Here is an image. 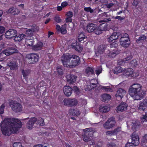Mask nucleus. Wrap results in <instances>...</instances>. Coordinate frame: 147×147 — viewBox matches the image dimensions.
<instances>
[{"mask_svg":"<svg viewBox=\"0 0 147 147\" xmlns=\"http://www.w3.org/2000/svg\"><path fill=\"white\" fill-rule=\"evenodd\" d=\"M22 125V123L18 119L8 118L1 122L0 126L3 134L9 136L17 132Z\"/></svg>","mask_w":147,"mask_h":147,"instance_id":"1","label":"nucleus"},{"mask_svg":"<svg viewBox=\"0 0 147 147\" xmlns=\"http://www.w3.org/2000/svg\"><path fill=\"white\" fill-rule=\"evenodd\" d=\"M142 86L138 84H134L129 88L128 93L135 100H140L146 94L145 92L142 89Z\"/></svg>","mask_w":147,"mask_h":147,"instance_id":"2","label":"nucleus"},{"mask_svg":"<svg viewBox=\"0 0 147 147\" xmlns=\"http://www.w3.org/2000/svg\"><path fill=\"white\" fill-rule=\"evenodd\" d=\"M106 46L104 45H100L98 48L97 52L100 55L103 54V55L106 58H113L116 55L119 54L121 50L113 49V51H111L109 50H106Z\"/></svg>","mask_w":147,"mask_h":147,"instance_id":"3","label":"nucleus"},{"mask_svg":"<svg viewBox=\"0 0 147 147\" xmlns=\"http://www.w3.org/2000/svg\"><path fill=\"white\" fill-rule=\"evenodd\" d=\"M119 42L120 45L125 48L129 47L131 41L128 34L125 33H121Z\"/></svg>","mask_w":147,"mask_h":147,"instance_id":"4","label":"nucleus"},{"mask_svg":"<svg viewBox=\"0 0 147 147\" xmlns=\"http://www.w3.org/2000/svg\"><path fill=\"white\" fill-rule=\"evenodd\" d=\"M72 55L69 53L64 54L61 57V61L63 66L67 67H69Z\"/></svg>","mask_w":147,"mask_h":147,"instance_id":"5","label":"nucleus"},{"mask_svg":"<svg viewBox=\"0 0 147 147\" xmlns=\"http://www.w3.org/2000/svg\"><path fill=\"white\" fill-rule=\"evenodd\" d=\"M9 105L12 110L16 112H19L22 111V105L17 101L11 100L9 101Z\"/></svg>","mask_w":147,"mask_h":147,"instance_id":"6","label":"nucleus"},{"mask_svg":"<svg viewBox=\"0 0 147 147\" xmlns=\"http://www.w3.org/2000/svg\"><path fill=\"white\" fill-rule=\"evenodd\" d=\"M39 58L38 55L34 53L27 54L26 55V58L28 61L29 63L34 64L37 62Z\"/></svg>","mask_w":147,"mask_h":147,"instance_id":"7","label":"nucleus"},{"mask_svg":"<svg viewBox=\"0 0 147 147\" xmlns=\"http://www.w3.org/2000/svg\"><path fill=\"white\" fill-rule=\"evenodd\" d=\"M63 101L64 105L68 107L76 106L78 103L77 100L75 98H66L63 100Z\"/></svg>","mask_w":147,"mask_h":147,"instance_id":"8","label":"nucleus"},{"mask_svg":"<svg viewBox=\"0 0 147 147\" xmlns=\"http://www.w3.org/2000/svg\"><path fill=\"white\" fill-rule=\"evenodd\" d=\"M115 123V118L112 117L108 119L107 121L103 125V126L106 129H110L114 126Z\"/></svg>","mask_w":147,"mask_h":147,"instance_id":"9","label":"nucleus"},{"mask_svg":"<svg viewBox=\"0 0 147 147\" xmlns=\"http://www.w3.org/2000/svg\"><path fill=\"white\" fill-rule=\"evenodd\" d=\"M103 20H98V21L99 23H102L104 22L103 23L100 24L98 27L99 28L102 32L103 31H106L108 29V24L105 22H108L111 21V19L110 18H103Z\"/></svg>","mask_w":147,"mask_h":147,"instance_id":"10","label":"nucleus"},{"mask_svg":"<svg viewBox=\"0 0 147 147\" xmlns=\"http://www.w3.org/2000/svg\"><path fill=\"white\" fill-rule=\"evenodd\" d=\"M70 68L74 67L80 63V58L79 57L75 55H72V58L71 60Z\"/></svg>","mask_w":147,"mask_h":147,"instance_id":"11","label":"nucleus"},{"mask_svg":"<svg viewBox=\"0 0 147 147\" xmlns=\"http://www.w3.org/2000/svg\"><path fill=\"white\" fill-rule=\"evenodd\" d=\"M131 143H129L134 147V146H137L140 143L139 138L138 135L135 132H133L131 136ZM127 143V144H128Z\"/></svg>","mask_w":147,"mask_h":147,"instance_id":"12","label":"nucleus"},{"mask_svg":"<svg viewBox=\"0 0 147 147\" xmlns=\"http://www.w3.org/2000/svg\"><path fill=\"white\" fill-rule=\"evenodd\" d=\"M17 32L16 30L14 29H10L5 32V35L7 38L10 39L13 37H15Z\"/></svg>","mask_w":147,"mask_h":147,"instance_id":"13","label":"nucleus"},{"mask_svg":"<svg viewBox=\"0 0 147 147\" xmlns=\"http://www.w3.org/2000/svg\"><path fill=\"white\" fill-rule=\"evenodd\" d=\"M121 34V33L120 32H113L111 35L107 38V41L109 42H111L113 40H117L119 37L120 38Z\"/></svg>","mask_w":147,"mask_h":147,"instance_id":"14","label":"nucleus"},{"mask_svg":"<svg viewBox=\"0 0 147 147\" xmlns=\"http://www.w3.org/2000/svg\"><path fill=\"white\" fill-rule=\"evenodd\" d=\"M126 93L125 90L121 88L118 89L115 94V96L118 100L121 99L124 96Z\"/></svg>","mask_w":147,"mask_h":147,"instance_id":"15","label":"nucleus"},{"mask_svg":"<svg viewBox=\"0 0 147 147\" xmlns=\"http://www.w3.org/2000/svg\"><path fill=\"white\" fill-rule=\"evenodd\" d=\"M128 105L124 102H122L118 106L116 109L117 112H123L127 109Z\"/></svg>","mask_w":147,"mask_h":147,"instance_id":"16","label":"nucleus"},{"mask_svg":"<svg viewBox=\"0 0 147 147\" xmlns=\"http://www.w3.org/2000/svg\"><path fill=\"white\" fill-rule=\"evenodd\" d=\"M147 108V101L144 100L139 103L138 107V110L140 112L145 110Z\"/></svg>","mask_w":147,"mask_h":147,"instance_id":"17","label":"nucleus"},{"mask_svg":"<svg viewBox=\"0 0 147 147\" xmlns=\"http://www.w3.org/2000/svg\"><path fill=\"white\" fill-rule=\"evenodd\" d=\"M7 65L11 70H16L18 68V63L15 60H12L7 63Z\"/></svg>","mask_w":147,"mask_h":147,"instance_id":"18","label":"nucleus"},{"mask_svg":"<svg viewBox=\"0 0 147 147\" xmlns=\"http://www.w3.org/2000/svg\"><path fill=\"white\" fill-rule=\"evenodd\" d=\"M66 78L67 82L69 84H72L76 82L77 76L75 75L70 74L67 75Z\"/></svg>","mask_w":147,"mask_h":147,"instance_id":"19","label":"nucleus"},{"mask_svg":"<svg viewBox=\"0 0 147 147\" xmlns=\"http://www.w3.org/2000/svg\"><path fill=\"white\" fill-rule=\"evenodd\" d=\"M72 47L75 50L79 53L81 52L83 49L82 46L80 45L77 41L73 42L72 45Z\"/></svg>","mask_w":147,"mask_h":147,"instance_id":"20","label":"nucleus"},{"mask_svg":"<svg viewBox=\"0 0 147 147\" xmlns=\"http://www.w3.org/2000/svg\"><path fill=\"white\" fill-rule=\"evenodd\" d=\"M63 90L65 95L68 97L71 95L72 92V88L69 86H65L64 87Z\"/></svg>","mask_w":147,"mask_h":147,"instance_id":"21","label":"nucleus"},{"mask_svg":"<svg viewBox=\"0 0 147 147\" xmlns=\"http://www.w3.org/2000/svg\"><path fill=\"white\" fill-rule=\"evenodd\" d=\"M16 49L14 47H8L7 49L3 51V53L6 56L15 53Z\"/></svg>","mask_w":147,"mask_h":147,"instance_id":"22","label":"nucleus"},{"mask_svg":"<svg viewBox=\"0 0 147 147\" xmlns=\"http://www.w3.org/2000/svg\"><path fill=\"white\" fill-rule=\"evenodd\" d=\"M43 45V43L42 42L39 41L36 45H33L32 49L35 51H37L41 49Z\"/></svg>","mask_w":147,"mask_h":147,"instance_id":"23","label":"nucleus"},{"mask_svg":"<svg viewBox=\"0 0 147 147\" xmlns=\"http://www.w3.org/2000/svg\"><path fill=\"white\" fill-rule=\"evenodd\" d=\"M86 28L87 31L89 33H91L96 28V25L93 23H89L88 24Z\"/></svg>","mask_w":147,"mask_h":147,"instance_id":"24","label":"nucleus"},{"mask_svg":"<svg viewBox=\"0 0 147 147\" xmlns=\"http://www.w3.org/2000/svg\"><path fill=\"white\" fill-rule=\"evenodd\" d=\"M125 75L128 77H134L136 76V74L134 72L133 69H128L125 72Z\"/></svg>","mask_w":147,"mask_h":147,"instance_id":"25","label":"nucleus"},{"mask_svg":"<svg viewBox=\"0 0 147 147\" xmlns=\"http://www.w3.org/2000/svg\"><path fill=\"white\" fill-rule=\"evenodd\" d=\"M36 117H32L27 123V127L29 129H31L35 122Z\"/></svg>","mask_w":147,"mask_h":147,"instance_id":"26","label":"nucleus"},{"mask_svg":"<svg viewBox=\"0 0 147 147\" xmlns=\"http://www.w3.org/2000/svg\"><path fill=\"white\" fill-rule=\"evenodd\" d=\"M78 38V42L82 43H84V42H86L87 40V37L84 34L83 32H81L79 34Z\"/></svg>","mask_w":147,"mask_h":147,"instance_id":"27","label":"nucleus"},{"mask_svg":"<svg viewBox=\"0 0 147 147\" xmlns=\"http://www.w3.org/2000/svg\"><path fill=\"white\" fill-rule=\"evenodd\" d=\"M91 132L89 131L85 132V134L83 137V140L84 141L87 142L91 140L90 137H92L93 136L92 134H90Z\"/></svg>","mask_w":147,"mask_h":147,"instance_id":"28","label":"nucleus"},{"mask_svg":"<svg viewBox=\"0 0 147 147\" xmlns=\"http://www.w3.org/2000/svg\"><path fill=\"white\" fill-rule=\"evenodd\" d=\"M69 113L70 115L74 116H78L80 113V111L77 109H71L69 110Z\"/></svg>","mask_w":147,"mask_h":147,"instance_id":"29","label":"nucleus"},{"mask_svg":"<svg viewBox=\"0 0 147 147\" xmlns=\"http://www.w3.org/2000/svg\"><path fill=\"white\" fill-rule=\"evenodd\" d=\"M26 36V35L23 33L19 34L18 35L17 34V36L14 38V40L15 41L20 42L24 39Z\"/></svg>","mask_w":147,"mask_h":147,"instance_id":"30","label":"nucleus"},{"mask_svg":"<svg viewBox=\"0 0 147 147\" xmlns=\"http://www.w3.org/2000/svg\"><path fill=\"white\" fill-rule=\"evenodd\" d=\"M140 0H134L132 4V6L134 8H140Z\"/></svg>","mask_w":147,"mask_h":147,"instance_id":"31","label":"nucleus"},{"mask_svg":"<svg viewBox=\"0 0 147 147\" xmlns=\"http://www.w3.org/2000/svg\"><path fill=\"white\" fill-rule=\"evenodd\" d=\"M22 73L23 77L26 81H27L28 78V77L30 74V71L29 70H24L23 69L22 71Z\"/></svg>","mask_w":147,"mask_h":147,"instance_id":"32","label":"nucleus"},{"mask_svg":"<svg viewBox=\"0 0 147 147\" xmlns=\"http://www.w3.org/2000/svg\"><path fill=\"white\" fill-rule=\"evenodd\" d=\"M111 98V96L107 94H105L102 95L101 100L105 102L109 101Z\"/></svg>","mask_w":147,"mask_h":147,"instance_id":"33","label":"nucleus"},{"mask_svg":"<svg viewBox=\"0 0 147 147\" xmlns=\"http://www.w3.org/2000/svg\"><path fill=\"white\" fill-rule=\"evenodd\" d=\"M85 73L88 76L94 75V70L93 68L89 67H87L86 69Z\"/></svg>","mask_w":147,"mask_h":147,"instance_id":"34","label":"nucleus"},{"mask_svg":"<svg viewBox=\"0 0 147 147\" xmlns=\"http://www.w3.org/2000/svg\"><path fill=\"white\" fill-rule=\"evenodd\" d=\"M36 123L37 125H39L41 126H43L45 125L44 120L41 117H38L37 119L36 118Z\"/></svg>","mask_w":147,"mask_h":147,"instance_id":"35","label":"nucleus"},{"mask_svg":"<svg viewBox=\"0 0 147 147\" xmlns=\"http://www.w3.org/2000/svg\"><path fill=\"white\" fill-rule=\"evenodd\" d=\"M99 111L102 113H105L110 110V108L106 106H100L99 108Z\"/></svg>","mask_w":147,"mask_h":147,"instance_id":"36","label":"nucleus"},{"mask_svg":"<svg viewBox=\"0 0 147 147\" xmlns=\"http://www.w3.org/2000/svg\"><path fill=\"white\" fill-rule=\"evenodd\" d=\"M146 36L144 34L140 35L139 38L138 39L136 42L137 43L140 44V43L143 44L144 40L146 39Z\"/></svg>","mask_w":147,"mask_h":147,"instance_id":"37","label":"nucleus"},{"mask_svg":"<svg viewBox=\"0 0 147 147\" xmlns=\"http://www.w3.org/2000/svg\"><path fill=\"white\" fill-rule=\"evenodd\" d=\"M141 145L143 147H147V134L144 135L141 142Z\"/></svg>","mask_w":147,"mask_h":147,"instance_id":"38","label":"nucleus"},{"mask_svg":"<svg viewBox=\"0 0 147 147\" xmlns=\"http://www.w3.org/2000/svg\"><path fill=\"white\" fill-rule=\"evenodd\" d=\"M63 67L61 66H58L56 68L57 71L59 75L62 76L63 74Z\"/></svg>","mask_w":147,"mask_h":147,"instance_id":"39","label":"nucleus"},{"mask_svg":"<svg viewBox=\"0 0 147 147\" xmlns=\"http://www.w3.org/2000/svg\"><path fill=\"white\" fill-rule=\"evenodd\" d=\"M34 42V40L31 38L26 39L25 41L26 44L28 46H31L32 47L33 45Z\"/></svg>","mask_w":147,"mask_h":147,"instance_id":"40","label":"nucleus"},{"mask_svg":"<svg viewBox=\"0 0 147 147\" xmlns=\"http://www.w3.org/2000/svg\"><path fill=\"white\" fill-rule=\"evenodd\" d=\"M129 65L133 67H136L138 65L137 61L136 59L132 60L129 63Z\"/></svg>","mask_w":147,"mask_h":147,"instance_id":"41","label":"nucleus"},{"mask_svg":"<svg viewBox=\"0 0 147 147\" xmlns=\"http://www.w3.org/2000/svg\"><path fill=\"white\" fill-rule=\"evenodd\" d=\"M34 30L32 29H29L26 30V34L28 36H32L33 35Z\"/></svg>","mask_w":147,"mask_h":147,"instance_id":"42","label":"nucleus"},{"mask_svg":"<svg viewBox=\"0 0 147 147\" xmlns=\"http://www.w3.org/2000/svg\"><path fill=\"white\" fill-rule=\"evenodd\" d=\"M68 3L66 1L63 2L61 5V6H59L57 7V9H62L63 8L68 5Z\"/></svg>","mask_w":147,"mask_h":147,"instance_id":"43","label":"nucleus"},{"mask_svg":"<svg viewBox=\"0 0 147 147\" xmlns=\"http://www.w3.org/2000/svg\"><path fill=\"white\" fill-rule=\"evenodd\" d=\"M98 83V82L95 79H94L91 80L90 81V83L91 85L93 86L94 87H92V88H94L96 87V84Z\"/></svg>","mask_w":147,"mask_h":147,"instance_id":"44","label":"nucleus"},{"mask_svg":"<svg viewBox=\"0 0 147 147\" xmlns=\"http://www.w3.org/2000/svg\"><path fill=\"white\" fill-rule=\"evenodd\" d=\"M61 33L63 34H65L67 33V30H66V27L65 25H63L59 31Z\"/></svg>","mask_w":147,"mask_h":147,"instance_id":"45","label":"nucleus"},{"mask_svg":"<svg viewBox=\"0 0 147 147\" xmlns=\"http://www.w3.org/2000/svg\"><path fill=\"white\" fill-rule=\"evenodd\" d=\"M113 131L114 135H116L121 131V127H118L114 129Z\"/></svg>","mask_w":147,"mask_h":147,"instance_id":"46","label":"nucleus"},{"mask_svg":"<svg viewBox=\"0 0 147 147\" xmlns=\"http://www.w3.org/2000/svg\"><path fill=\"white\" fill-rule=\"evenodd\" d=\"M8 11L12 12V14L13 15H18L20 12V10H8Z\"/></svg>","mask_w":147,"mask_h":147,"instance_id":"47","label":"nucleus"},{"mask_svg":"<svg viewBox=\"0 0 147 147\" xmlns=\"http://www.w3.org/2000/svg\"><path fill=\"white\" fill-rule=\"evenodd\" d=\"M54 19L55 21L57 23H60L62 21L61 18L58 15H57L55 16Z\"/></svg>","mask_w":147,"mask_h":147,"instance_id":"48","label":"nucleus"},{"mask_svg":"<svg viewBox=\"0 0 147 147\" xmlns=\"http://www.w3.org/2000/svg\"><path fill=\"white\" fill-rule=\"evenodd\" d=\"M93 32L97 35H99L102 33V31L99 28V27L97 28L96 27V29H95L93 31Z\"/></svg>","mask_w":147,"mask_h":147,"instance_id":"49","label":"nucleus"},{"mask_svg":"<svg viewBox=\"0 0 147 147\" xmlns=\"http://www.w3.org/2000/svg\"><path fill=\"white\" fill-rule=\"evenodd\" d=\"M72 90H73L74 92L77 95H78L79 94V90L76 86H74Z\"/></svg>","mask_w":147,"mask_h":147,"instance_id":"50","label":"nucleus"},{"mask_svg":"<svg viewBox=\"0 0 147 147\" xmlns=\"http://www.w3.org/2000/svg\"><path fill=\"white\" fill-rule=\"evenodd\" d=\"M5 107L4 103L2 104L0 107V114H2L4 113V109Z\"/></svg>","mask_w":147,"mask_h":147,"instance_id":"51","label":"nucleus"},{"mask_svg":"<svg viewBox=\"0 0 147 147\" xmlns=\"http://www.w3.org/2000/svg\"><path fill=\"white\" fill-rule=\"evenodd\" d=\"M131 56H129L122 60V61L124 63H128V61L132 58Z\"/></svg>","mask_w":147,"mask_h":147,"instance_id":"52","label":"nucleus"},{"mask_svg":"<svg viewBox=\"0 0 147 147\" xmlns=\"http://www.w3.org/2000/svg\"><path fill=\"white\" fill-rule=\"evenodd\" d=\"M65 15L67 17L71 18L73 16V13L71 11H69L66 13Z\"/></svg>","mask_w":147,"mask_h":147,"instance_id":"53","label":"nucleus"},{"mask_svg":"<svg viewBox=\"0 0 147 147\" xmlns=\"http://www.w3.org/2000/svg\"><path fill=\"white\" fill-rule=\"evenodd\" d=\"M110 45V47L111 48L112 47L116 48L118 46V45L117 43L114 42L111 43Z\"/></svg>","mask_w":147,"mask_h":147,"instance_id":"54","label":"nucleus"},{"mask_svg":"<svg viewBox=\"0 0 147 147\" xmlns=\"http://www.w3.org/2000/svg\"><path fill=\"white\" fill-rule=\"evenodd\" d=\"M101 88L106 92H107L109 90V89H110L108 87L105 86H102Z\"/></svg>","mask_w":147,"mask_h":147,"instance_id":"55","label":"nucleus"},{"mask_svg":"<svg viewBox=\"0 0 147 147\" xmlns=\"http://www.w3.org/2000/svg\"><path fill=\"white\" fill-rule=\"evenodd\" d=\"M5 28L4 27L0 26V35L4 33L5 32Z\"/></svg>","mask_w":147,"mask_h":147,"instance_id":"56","label":"nucleus"},{"mask_svg":"<svg viewBox=\"0 0 147 147\" xmlns=\"http://www.w3.org/2000/svg\"><path fill=\"white\" fill-rule=\"evenodd\" d=\"M106 134L107 135H109V136H112V135H114V133H113V130L112 131H107L106 132Z\"/></svg>","mask_w":147,"mask_h":147,"instance_id":"57","label":"nucleus"},{"mask_svg":"<svg viewBox=\"0 0 147 147\" xmlns=\"http://www.w3.org/2000/svg\"><path fill=\"white\" fill-rule=\"evenodd\" d=\"M102 68H99L95 71V72L96 75L97 76L99 75L100 73L102 72Z\"/></svg>","mask_w":147,"mask_h":147,"instance_id":"58","label":"nucleus"},{"mask_svg":"<svg viewBox=\"0 0 147 147\" xmlns=\"http://www.w3.org/2000/svg\"><path fill=\"white\" fill-rule=\"evenodd\" d=\"M20 144L18 143H14L13 145V147H23Z\"/></svg>","mask_w":147,"mask_h":147,"instance_id":"59","label":"nucleus"},{"mask_svg":"<svg viewBox=\"0 0 147 147\" xmlns=\"http://www.w3.org/2000/svg\"><path fill=\"white\" fill-rule=\"evenodd\" d=\"M107 146L108 147H115V144L113 142H111L107 144Z\"/></svg>","mask_w":147,"mask_h":147,"instance_id":"60","label":"nucleus"},{"mask_svg":"<svg viewBox=\"0 0 147 147\" xmlns=\"http://www.w3.org/2000/svg\"><path fill=\"white\" fill-rule=\"evenodd\" d=\"M72 21V19L71 18H68L67 17L65 19V21L67 23V22H71Z\"/></svg>","mask_w":147,"mask_h":147,"instance_id":"61","label":"nucleus"},{"mask_svg":"<svg viewBox=\"0 0 147 147\" xmlns=\"http://www.w3.org/2000/svg\"><path fill=\"white\" fill-rule=\"evenodd\" d=\"M124 17H122L120 16H117L115 17V19H118L121 21L124 19Z\"/></svg>","mask_w":147,"mask_h":147,"instance_id":"62","label":"nucleus"},{"mask_svg":"<svg viewBox=\"0 0 147 147\" xmlns=\"http://www.w3.org/2000/svg\"><path fill=\"white\" fill-rule=\"evenodd\" d=\"M113 5H114L112 3H110L107 4V5H106V6H107V8H110L112 7Z\"/></svg>","mask_w":147,"mask_h":147,"instance_id":"63","label":"nucleus"},{"mask_svg":"<svg viewBox=\"0 0 147 147\" xmlns=\"http://www.w3.org/2000/svg\"><path fill=\"white\" fill-rule=\"evenodd\" d=\"M107 16H108V15L105 12L100 15V16L101 17H107Z\"/></svg>","mask_w":147,"mask_h":147,"instance_id":"64","label":"nucleus"}]
</instances>
